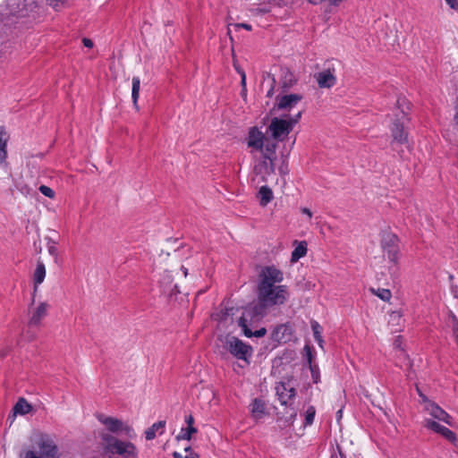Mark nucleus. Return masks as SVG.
Instances as JSON below:
<instances>
[{
  "label": "nucleus",
  "mask_w": 458,
  "mask_h": 458,
  "mask_svg": "<svg viewBox=\"0 0 458 458\" xmlns=\"http://www.w3.org/2000/svg\"><path fill=\"white\" fill-rule=\"evenodd\" d=\"M257 286L258 302L266 310L268 307L283 305L289 297L288 287L280 284L284 274L275 266L263 267L259 275Z\"/></svg>",
  "instance_id": "f257e3e1"
},
{
  "label": "nucleus",
  "mask_w": 458,
  "mask_h": 458,
  "mask_svg": "<svg viewBox=\"0 0 458 458\" xmlns=\"http://www.w3.org/2000/svg\"><path fill=\"white\" fill-rule=\"evenodd\" d=\"M397 109L400 110V114H395V119L393 121L390 126L392 140L390 146L394 151H396L401 158H403V147L410 148L408 140V131L405 129L404 123L408 122L410 118L406 110L410 109L409 102L405 98H399L396 101Z\"/></svg>",
  "instance_id": "f03ea898"
},
{
  "label": "nucleus",
  "mask_w": 458,
  "mask_h": 458,
  "mask_svg": "<svg viewBox=\"0 0 458 458\" xmlns=\"http://www.w3.org/2000/svg\"><path fill=\"white\" fill-rule=\"evenodd\" d=\"M302 115V110L297 114L289 116L284 115L283 118L274 117L271 119L270 124L267 127L274 140L283 141L293 131V126L298 123Z\"/></svg>",
  "instance_id": "7ed1b4c3"
},
{
  "label": "nucleus",
  "mask_w": 458,
  "mask_h": 458,
  "mask_svg": "<svg viewBox=\"0 0 458 458\" xmlns=\"http://www.w3.org/2000/svg\"><path fill=\"white\" fill-rule=\"evenodd\" d=\"M102 439L106 444V448L108 452L124 458H137V448L134 444L121 441L109 434H104Z\"/></svg>",
  "instance_id": "20e7f679"
},
{
  "label": "nucleus",
  "mask_w": 458,
  "mask_h": 458,
  "mask_svg": "<svg viewBox=\"0 0 458 458\" xmlns=\"http://www.w3.org/2000/svg\"><path fill=\"white\" fill-rule=\"evenodd\" d=\"M225 349L238 360L249 362L253 349L250 344L233 335H226L224 343Z\"/></svg>",
  "instance_id": "39448f33"
},
{
  "label": "nucleus",
  "mask_w": 458,
  "mask_h": 458,
  "mask_svg": "<svg viewBox=\"0 0 458 458\" xmlns=\"http://www.w3.org/2000/svg\"><path fill=\"white\" fill-rule=\"evenodd\" d=\"M96 417L111 433L121 434L128 438H133L136 436L132 427L119 419L109 417L103 413H98Z\"/></svg>",
  "instance_id": "423d86ee"
},
{
  "label": "nucleus",
  "mask_w": 458,
  "mask_h": 458,
  "mask_svg": "<svg viewBox=\"0 0 458 458\" xmlns=\"http://www.w3.org/2000/svg\"><path fill=\"white\" fill-rule=\"evenodd\" d=\"M267 313V310L259 302L250 304L243 309L242 316L238 319V326L242 330L254 326L261 320Z\"/></svg>",
  "instance_id": "0eeeda50"
},
{
  "label": "nucleus",
  "mask_w": 458,
  "mask_h": 458,
  "mask_svg": "<svg viewBox=\"0 0 458 458\" xmlns=\"http://www.w3.org/2000/svg\"><path fill=\"white\" fill-rule=\"evenodd\" d=\"M399 239L396 234L385 232L381 236V248L385 255H386L388 260L394 264H396L399 259Z\"/></svg>",
  "instance_id": "6e6552de"
},
{
  "label": "nucleus",
  "mask_w": 458,
  "mask_h": 458,
  "mask_svg": "<svg viewBox=\"0 0 458 458\" xmlns=\"http://www.w3.org/2000/svg\"><path fill=\"white\" fill-rule=\"evenodd\" d=\"M37 7L36 0H7L6 14L25 17Z\"/></svg>",
  "instance_id": "1a4fd4ad"
},
{
  "label": "nucleus",
  "mask_w": 458,
  "mask_h": 458,
  "mask_svg": "<svg viewBox=\"0 0 458 458\" xmlns=\"http://www.w3.org/2000/svg\"><path fill=\"white\" fill-rule=\"evenodd\" d=\"M40 456L34 451L28 450L24 454V458H58V448L50 438H41L38 444Z\"/></svg>",
  "instance_id": "9d476101"
},
{
  "label": "nucleus",
  "mask_w": 458,
  "mask_h": 458,
  "mask_svg": "<svg viewBox=\"0 0 458 458\" xmlns=\"http://www.w3.org/2000/svg\"><path fill=\"white\" fill-rule=\"evenodd\" d=\"M335 69L328 66L323 71L315 74L318 85L321 89H330L336 83Z\"/></svg>",
  "instance_id": "9b49d317"
},
{
  "label": "nucleus",
  "mask_w": 458,
  "mask_h": 458,
  "mask_svg": "<svg viewBox=\"0 0 458 458\" xmlns=\"http://www.w3.org/2000/svg\"><path fill=\"white\" fill-rule=\"evenodd\" d=\"M302 99V95L301 94H288L284 96L276 97V104L275 105V108L278 110H287L290 111Z\"/></svg>",
  "instance_id": "f8f14e48"
},
{
  "label": "nucleus",
  "mask_w": 458,
  "mask_h": 458,
  "mask_svg": "<svg viewBox=\"0 0 458 458\" xmlns=\"http://www.w3.org/2000/svg\"><path fill=\"white\" fill-rule=\"evenodd\" d=\"M276 391L282 405H292L290 401L296 395V389L294 387H287L285 383L280 382L276 386Z\"/></svg>",
  "instance_id": "ddd939ff"
},
{
  "label": "nucleus",
  "mask_w": 458,
  "mask_h": 458,
  "mask_svg": "<svg viewBox=\"0 0 458 458\" xmlns=\"http://www.w3.org/2000/svg\"><path fill=\"white\" fill-rule=\"evenodd\" d=\"M266 137L264 133L257 127H251L248 133L247 144L248 147L256 150H262Z\"/></svg>",
  "instance_id": "4468645a"
},
{
  "label": "nucleus",
  "mask_w": 458,
  "mask_h": 458,
  "mask_svg": "<svg viewBox=\"0 0 458 458\" xmlns=\"http://www.w3.org/2000/svg\"><path fill=\"white\" fill-rule=\"evenodd\" d=\"M425 427L433 430L436 433L442 435L445 439H447L451 443H454L456 441V436L454 432H453L446 427L440 425L438 422L433 420H426Z\"/></svg>",
  "instance_id": "2eb2a0df"
},
{
  "label": "nucleus",
  "mask_w": 458,
  "mask_h": 458,
  "mask_svg": "<svg viewBox=\"0 0 458 458\" xmlns=\"http://www.w3.org/2000/svg\"><path fill=\"white\" fill-rule=\"evenodd\" d=\"M427 410L433 418L444 421L448 425H452L451 416L437 404L429 403L427 406Z\"/></svg>",
  "instance_id": "dca6fc26"
},
{
  "label": "nucleus",
  "mask_w": 458,
  "mask_h": 458,
  "mask_svg": "<svg viewBox=\"0 0 458 458\" xmlns=\"http://www.w3.org/2000/svg\"><path fill=\"white\" fill-rule=\"evenodd\" d=\"M47 307H48V305L46 302H40L39 305L33 311V313L29 320V325L30 326H38L40 324L41 320L47 314Z\"/></svg>",
  "instance_id": "f3484780"
},
{
  "label": "nucleus",
  "mask_w": 458,
  "mask_h": 458,
  "mask_svg": "<svg viewBox=\"0 0 458 458\" xmlns=\"http://www.w3.org/2000/svg\"><path fill=\"white\" fill-rule=\"evenodd\" d=\"M46 277V267L41 260H38L37 267L33 274V283H34V293L38 290V286L43 283Z\"/></svg>",
  "instance_id": "a211bd4d"
},
{
  "label": "nucleus",
  "mask_w": 458,
  "mask_h": 458,
  "mask_svg": "<svg viewBox=\"0 0 458 458\" xmlns=\"http://www.w3.org/2000/svg\"><path fill=\"white\" fill-rule=\"evenodd\" d=\"M160 284L161 286L163 287V293H167V294H174L177 292H179L177 290V284H173V278H172V276L165 272L161 280H160Z\"/></svg>",
  "instance_id": "6ab92c4d"
},
{
  "label": "nucleus",
  "mask_w": 458,
  "mask_h": 458,
  "mask_svg": "<svg viewBox=\"0 0 458 458\" xmlns=\"http://www.w3.org/2000/svg\"><path fill=\"white\" fill-rule=\"evenodd\" d=\"M254 171L256 174H264L269 175L275 173V160H268L263 158L258 165H255Z\"/></svg>",
  "instance_id": "aec40b11"
},
{
  "label": "nucleus",
  "mask_w": 458,
  "mask_h": 458,
  "mask_svg": "<svg viewBox=\"0 0 458 458\" xmlns=\"http://www.w3.org/2000/svg\"><path fill=\"white\" fill-rule=\"evenodd\" d=\"M276 148H277L276 142H274V141H271V140H268L266 139V140L264 142L263 149L261 150L263 158L276 161Z\"/></svg>",
  "instance_id": "412c9836"
},
{
  "label": "nucleus",
  "mask_w": 458,
  "mask_h": 458,
  "mask_svg": "<svg viewBox=\"0 0 458 458\" xmlns=\"http://www.w3.org/2000/svg\"><path fill=\"white\" fill-rule=\"evenodd\" d=\"M250 412L253 418L260 419L265 414L266 405L265 403L259 398H255L250 404Z\"/></svg>",
  "instance_id": "4be33fe9"
},
{
  "label": "nucleus",
  "mask_w": 458,
  "mask_h": 458,
  "mask_svg": "<svg viewBox=\"0 0 458 458\" xmlns=\"http://www.w3.org/2000/svg\"><path fill=\"white\" fill-rule=\"evenodd\" d=\"M13 414L26 415L32 411V406L25 398L21 397L13 408Z\"/></svg>",
  "instance_id": "5701e85b"
},
{
  "label": "nucleus",
  "mask_w": 458,
  "mask_h": 458,
  "mask_svg": "<svg viewBox=\"0 0 458 458\" xmlns=\"http://www.w3.org/2000/svg\"><path fill=\"white\" fill-rule=\"evenodd\" d=\"M165 427V420H159L154 423L150 428L145 431V437L147 440H152L156 437L157 432L159 431V435H162Z\"/></svg>",
  "instance_id": "b1692460"
},
{
  "label": "nucleus",
  "mask_w": 458,
  "mask_h": 458,
  "mask_svg": "<svg viewBox=\"0 0 458 458\" xmlns=\"http://www.w3.org/2000/svg\"><path fill=\"white\" fill-rule=\"evenodd\" d=\"M258 197L259 198V204L266 207L273 199V191L268 186L260 187Z\"/></svg>",
  "instance_id": "393cba45"
},
{
  "label": "nucleus",
  "mask_w": 458,
  "mask_h": 458,
  "mask_svg": "<svg viewBox=\"0 0 458 458\" xmlns=\"http://www.w3.org/2000/svg\"><path fill=\"white\" fill-rule=\"evenodd\" d=\"M307 253L306 242H300L294 248L291 256V262H297L301 258L304 257Z\"/></svg>",
  "instance_id": "a878e982"
},
{
  "label": "nucleus",
  "mask_w": 458,
  "mask_h": 458,
  "mask_svg": "<svg viewBox=\"0 0 458 458\" xmlns=\"http://www.w3.org/2000/svg\"><path fill=\"white\" fill-rule=\"evenodd\" d=\"M288 327L285 325L277 326L271 334V338L276 342H286L288 339L284 336Z\"/></svg>",
  "instance_id": "bb28decb"
},
{
  "label": "nucleus",
  "mask_w": 458,
  "mask_h": 458,
  "mask_svg": "<svg viewBox=\"0 0 458 458\" xmlns=\"http://www.w3.org/2000/svg\"><path fill=\"white\" fill-rule=\"evenodd\" d=\"M295 83H296V80L294 78V75L291 72L285 71L284 72V76L281 81V86H282L283 89L288 90Z\"/></svg>",
  "instance_id": "cd10ccee"
},
{
  "label": "nucleus",
  "mask_w": 458,
  "mask_h": 458,
  "mask_svg": "<svg viewBox=\"0 0 458 458\" xmlns=\"http://www.w3.org/2000/svg\"><path fill=\"white\" fill-rule=\"evenodd\" d=\"M46 240H47L48 253L54 258V262L55 264H59L60 258H59L58 250L56 247V242H55L54 240H52L49 237L46 238Z\"/></svg>",
  "instance_id": "c85d7f7f"
},
{
  "label": "nucleus",
  "mask_w": 458,
  "mask_h": 458,
  "mask_svg": "<svg viewBox=\"0 0 458 458\" xmlns=\"http://www.w3.org/2000/svg\"><path fill=\"white\" fill-rule=\"evenodd\" d=\"M132 89H131V98L133 105L136 108H138V99L140 96V80L139 77L132 78Z\"/></svg>",
  "instance_id": "c756f323"
},
{
  "label": "nucleus",
  "mask_w": 458,
  "mask_h": 458,
  "mask_svg": "<svg viewBox=\"0 0 458 458\" xmlns=\"http://www.w3.org/2000/svg\"><path fill=\"white\" fill-rule=\"evenodd\" d=\"M197 432V428L195 427H191V428H182L181 429V432L179 433V435L176 436V440L177 441H180V440H191V435L193 433H196Z\"/></svg>",
  "instance_id": "7c9ffc66"
},
{
  "label": "nucleus",
  "mask_w": 458,
  "mask_h": 458,
  "mask_svg": "<svg viewBox=\"0 0 458 458\" xmlns=\"http://www.w3.org/2000/svg\"><path fill=\"white\" fill-rule=\"evenodd\" d=\"M370 292L375 294L376 296H377L379 299H381L382 301H388L391 297H392V293L390 292V290L388 289H385V288H378V289H374V288H370Z\"/></svg>",
  "instance_id": "2f4dec72"
},
{
  "label": "nucleus",
  "mask_w": 458,
  "mask_h": 458,
  "mask_svg": "<svg viewBox=\"0 0 458 458\" xmlns=\"http://www.w3.org/2000/svg\"><path fill=\"white\" fill-rule=\"evenodd\" d=\"M242 333L247 337H262L267 334V329L265 327H261L259 330L252 331L250 327L242 330Z\"/></svg>",
  "instance_id": "473e14b6"
},
{
  "label": "nucleus",
  "mask_w": 458,
  "mask_h": 458,
  "mask_svg": "<svg viewBox=\"0 0 458 458\" xmlns=\"http://www.w3.org/2000/svg\"><path fill=\"white\" fill-rule=\"evenodd\" d=\"M316 410L313 406H310L305 412V426H310L315 418Z\"/></svg>",
  "instance_id": "72a5a7b5"
},
{
  "label": "nucleus",
  "mask_w": 458,
  "mask_h": 458,
  "mask_svg": "<svg viewBox=\"0 0 458 458\" xmlns=\"http://www.w3.org/2000/svg\"><path fill=\"white\" fill-rule=\"evenodd\" d=\"M309 369L311 373L312 381L314 384H318L320 380V372L319 368L317 364L309 366Z\"/></svg>",
  "instance_id": "f704fd0d"
},
{
  "label": "nucleus",
  "mask_w": 458,
  "mask_h": 458,
  "mask_svg": "<svg viewBox=\"0 0 458 458\" xmlns=\"http://www.w3.org/2000/svg\"><path fill=\"white\" fill-rule=\"evenodd\" d=\"M311 329L315 339L322 337V327L316 320L311 321Z\"/></svg>",
  "instance_id": "c9c22d12"
},
{
  "label": "nucleus",
  "mask_w": 458,
  "mask_h": 458,
  "mask_svg": "<svg viewBox=\"0 0 458 458\" xmlns=\"http://www.w3.org/2000/svg\"><path fill=\"white\" fill-rule=\"evenodd\" d=\"M38 190L46 197H48L50 199H53L55 197V191L47 185H40Z\"/></svg>",
  "instance_id": "e433bc0d"
},
{
  "label": "nucleus",
  "mask_w": 458,
  "mask_h": 458,
  "mask_svg": "<svg viewBox=\"0 0 458 458\" xmlns=\"http://www.w3.org/2000/svg\"><path fill=\"white\" fill-rule=\"evenodd\" d=\"M8 140H9V135H8L5 128L4 126H1L0 127V145L1 146H4V145L7 146Z\"/></svg>",
  "instance_id": "4c0bfd02"
},
{
  "label": "nucleus",
  "mask_w": 458,
  "mask_h": 458,
  "mask_svg": "<svg viewBox=\"0 0 458 458\" xmlns=\"http://www.w3.org/2000/svg\"><path fill=\"white\" fill-rule=\"evenodd\" d=\"M451 318L453 322V333L458 344V319L454 314L451 315Z\"/></svg>",
  "instance_id": "58836bf2"
},
{
  "label": "nucleus",
  "mask_w": 458,
  "mask_h": 458,
  "mask_svg": "<svg viewBox=\"0 0 458 458\" xmlns=\"http://www.w3.org/2000/svg\"><path fill=\"white\" fill-rule=\"evenodd\" d=\"M304 351L306 352V359H307V362H308L309 366L314 365L312 362L313 354H312L310 346L306 344L304 347Z\"/></svg>",
  "instance_id": "ea45409f"
},
{
  "label": "nucleus",
  "mask_w": 458,
  "mask_h": 458,
  "mask_svg": "<svg viewBox=\"0 0 458 458\" xmlns=\"http://www.w3.org/2000/svg\"><path fill=\"white\" fill-rule=\"evenodd\" d=\"M7 146L6 145H4V146H1L0 145V164H3L6 157H7V149H6Z\"/></svg>",
  "instance_id": "a19ab883"
},
{
  "label": "nucleus",
  "mask_w": 458,
  "mask_h": 458,
  "mask_svg": "<svg viewBox=\"0 0 458 458\" xmlns=\"http://www.w3.org/2000/svg\"><path fill=\"white\" fill-rule=\"evenodd\" d=\"M67 0H47V4L52 6L53 8H56L59 6V4H63L66 2Z\"/></svg>",
  "instance_id": "79ce46f5"
},
{
  "label": "nucleus",
  "mask_w": 458,
  "mask_h": 458,
  "mask_svg": "<svg viewBox=\"0 0 458 458\" xmlns=\"http://www.w3.org/2000/svg\"><path fill=\"white\" fill-rule=\"evenodd\" d=\"M240 74H241V84L242 87V90L246 91V74L243 71H241Z\"/></svg>",
  "instance_id": "37998d69"
},
{
  "label": "nucleus",
  "mask_w": 458,
  "mask_h": 458,
  "mask_svg": "<svg viewBox=\"0 0 458 458\" xmlns=\"http://www.w3.org/2000/svg\"><path fill=\"white\" fill-rule=\"evenodd\" d=\"M446 4L454 10H458V1L457 0H445Z\"/></svg>",
  "instance_id": "c03bdc74"
},
{
  "label": "nucleus",
  "mask_w": 458,
  "mask_h": 458,
  "mask_svg": "<svg viewBox=\"0 0 458 458\" xmlns=\"http://www.w3.org/2000/svg\"><path fill=\"white\" fill-rule=\"evenodd\" d=\"M185 422L186 424L188 425L187 428H191V427H193V423H194V418L191 414H189L188 416L185 417Z\"/></svg>",
  "instance_id": "a18cd8bd"
},
{
  "label": "nucleus",
  "mask_w": 458,
  "mask_h": 458,
  "mask_svg": "<svg viewBox=\"0 0 458 458\" xmlns=\"http://www.w3.org/2000/svg\"><path fill=\"white\" fill-rule=\"evenodd\" d=\"M234 27L236 28H243L247 30H251L252 28H251V25L248 24V23H236L234 24Z\"/></svg>",
  "instance_id": "49530a36"
},
{
  "label": "nucleus",
  "mask_w": 458,
  "mask_h": 458,
  "mask_svg": "<svg viewBox=\"0 0 458 458\" xmlns=\"http://www.w3.org/2000/svg\"><path fill=\"white\" fill-rule=\"evenodd\" d=\"M82 43L84 45V47H93V41L90 39V38H84L82 39Z\"/></svg>",
  "instance_id": "de8ad7c7"
},
{
  "label": "nucleus",
  "mask_w": 458,
  "mask_h": 458,
  "mask_svg": "<svg viewBox=\"0 0 458 458\" xmlns=\"http://www.w3.org/2000/svg\"><path fill=\"white\" fill-rule=\"evenodd\" d=\"M301 213L307 215L309 216V219L312 217V212L308 208H301Z\"/></svg>",
  "instance_id": "09e8293b"
},
{
  "label": "nucleus",
  "mask_w": 458,
  "mask_h": 458,
  "mask_svg": "<svg viewBox=\"0 0 458 458\" xmlns=\"http://www.w3.org/2000/svg\"><path fill=\"white\" fill-rule=\"evenodd\" d=\"M199 454H196V453H191L189 454H187L184 458H199Z\"/></svg>",
  "instance_id": "8fccbe9b"
},
{
  "label": "nucleus",
  "mask_w": 458,
  "mask_h": 458,
  "mask_svg": "<svg viewBox=\"0 0 458 458\" xmlns=\"http://www.w3.org/2000/svg\"><path fill=\"white\" fill-rule=\"evenodd\" d=\"M315 340L317 341L318 344L321 348H323V344H324L323 337H319V338H317V339H315Z\"/></svg>",
  "instance_id": "3c124183"
},
{
  "label": "nucleus",
  "mask_w": 458,
  "mask_h": 458,
  "mask_svg": "<svg viewBox=\"0 0 458 458\" xmlns=\"http://www.w3.org/2000/svg\"><path fill=\"white\" fill-rule=\"evenodd\" d=\"M173 457L174 458H183L182 455L180 453H178V452H174L173 453Z\"/></svg>",
  "instance_id": "603ef678"
},
{
  "label": "nucleus",
  "mask_w": 458,
  "mask_h": 458,
  "mask_svg": "<svg viewBox=\"0 0 458 458\" xmlns=\"http://www.w3.org/2000/svg\"><path fill=\"white\" fill-rule=\"evenodd\" d=\"M273 90H274V86H272L271 89L268 90L267 97H271L272 96Z\"/></svg>",
  "instance_id": "864d4df0"
},
{
  "label": "nucleus",
  "mask_w": 458,
  "mask_h": 458,
  "mask_svg": "<svg viewBox=\"0 0 458 458\" xmlns=\"http://www.w3.org/2000/svg\"><path fill=\"white\" fill-rule=\"evenodd\" d=\"M182 270L183 271V274L186 276L188 274V269L185 267L182 266Z\"/></svg>",
  "instance_id": "5fc2aeb1"
},
{
  "label": "nucleus",
  "mask_w": 458,
  "mask_h": 458,
  "mask_svg": "<svg viewBox=\"0 0 458 458\" xmlns=\"http://www.w3.org/2000/svg\"><path fill=\"white\" fill-rule=\"evenodd\" d=\"M184 451H185L186 453H190V454H191V453H192V452H191V446H187V447H185V448H184Z\"/></svg>",
  "instance_id": "6e6d98bb"
},
{
  "label": "nucleus",
  "mask_w": 458,
  "mask_h": 458,
  "mask_svg": "<svg viewBox=\"0 0 458 458\" xmlns=\"http://www.w3.org/2000/svg\"><path fill=\"white\" fill-rule=\"evenodd\" d=\"M339 454L341 458H346L345 454H344L341 451H339Z\"/></svg>",
  "instance_id": "4d7b16f0"
},
{
  "label": "nucleus",
  "mask_w": 458,
  "mask_h": 458,
  "mask_svg": "<svg viewBox=\"0 0 458 458\" xmlns=\"http://www.w3.org/2000/svg\"><path fill=\"white\" fill-rule=\"evenodd\" d=\"M267 12H268V11H267V10H266V9H260V10H259V13H267Z\"/></svg>",
  "instance_id": "13d9d810"
},
{
  "label": "nucleus",
  "mask_w": 458,
  "mask_h": 458,
  "mask_svg": "<svg viewBox=\"0 0 458 458\" xmlns=\"http://www.w3.org/2000/svg\"><path fill=\"white\" fill-rule=\"evenodd\" d=\"M235 69L237 70V72L240 73L241 71H242V69H240V67H236L235 66Z\"/></svg>",
  "instance_id": "bf43d9fd"
},
{
  "label": "nucleus",
  "mask_w": 458,
  "mask_h": 458,
  "mask_svg": "<svg viewBox=\"0 0 458 458\" xmlns=\"http://www.w3.org/2000/svg\"><path fill=\"white\" fill-rule=\"evenodd\" d=\"M279 171L280 173H284V169H283V167H280Z\"/></svg>",
  "instance_id": "052dcab7"
},
{
  "label": "nucleus",
  "mask_w": 458,
  "mask_h": 458,
  "mask_svg": "<svg viewBox=\"0 0 458 458\" xmlns=\"http://www.w3.org/2000/svg\"><path fill=\"white\" fill-rule=\"evenodd\" d=\"M419 394H420V396H421L423 399H426V397H425L421 393H420V392H419Z\"/></svg>",
  "instance_id": "680f3d73"
},
{
  "label": "nucleus",
  "mask_w": 458,
  "mask_h": 458,
  "mask_svg": "<svg viewBox=\"0 0 458 458\" xmlns=\"http://www.w3.org/2000/svg\"><path fill=\"white\" fill-rule=\"evenodd\" d=\"M337 414H338V416H341V414H342V411H341V410H340V411H337Z\"/></svg>",
  "instance_id": "e2e57ef3"
},
{
  "label": "nucleus",
  "mask_w": 458,
  "mask_h": 458,
  "mask_svg": "<svg viewBox=\"0 0 458 458\" xmlns=\"http://www.w3.org/2000/svg\"><path fill=\"white\" fill-rule=\"evenodd\" d=\"M233 309L231 310H226V312H225V315H228L229 314V310H232Z\"/></svg>",
  "instance_id": "0e129e2a"
}]
</instances>
